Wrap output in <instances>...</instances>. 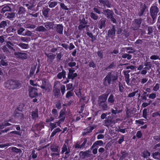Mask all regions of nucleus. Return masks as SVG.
<instances>
[{"label": "nucleus", "instance_id": "338daca9", "mask_svg": "<svg viewBox=\"0 0 160 160\" xmlns=\"http://www.w3.org/2000/svg\"><path fill=\"white\" fill-rule=\"evenodd\" d=\"M149 104L144 102V103H143L142 104V106L143 107H145L148 106L149 105Z\"/></svg>", "mask_w": 160, "mask_h": 160}, {"label": "nucleus", "instance_id": "09e8293b", "mask_svg": "<svg viewBox=\"0 0 160 160\" xmlns=\"http://www.w3.org/2000/svg\"><path fill=\"white\" fill-rule=\"evenodd\" d=\"M151 59L156 60L158 58V57L156 55L152 56L150 58Z\"/></svg>", "mask_w": 160, "mask_h": 160}, {"label": "nucleus", "instance_id": "72a5a7b5", "mask_svg": "<svg viewBox=\"0 0 160 160\" xmlns=\"http://www.w3.org/2000/svg\"><path fill=\"white\" fill-rule=\"evenodd\" d=\"M65 86L62 85L61 87V90L62 93L63 95L64 94L65 92Z\"/></svg>", "mask_w": 160, "mask_h": 160}, {"label": "nucleus", "instance_id": "69168bd1", "mask_svg": "<svg viewBox=\"0 0 160 160\" xmlns=\"http://www.w3.org/2000/svg\"><path fill=\"white\" fill-rule=\"evenodd\" d=\"M30 84L34 86H36L37 85V84L34 83L33 81L32 80H30Z\"/></svg>", "mask_w": 160, "mask_h": 160}, {"label": "nucleus", "instance_id": "dca6fc26", "mask_svg": "<svg viewBox=\"0 0 160 160\" xmlns=\"http://www.w3.org/2000/svg\"><path fill=\"white\" fill-rule=\"evenodd\" d=\"M150 155V153L147 151H144L142 154V156L144 158H146Z\"/></svg>", "mask_w": 160, "mask_h": 160}, {"label": "nucleus", "instance_id": "a211bd4d", "mask_svg": "<svg viewBox=\"0 0 160 160\" xmlns=\"http://www.w3.org/2000/svg\"><path fill=\"white\" fill-rule=\"evenodd\" d=\"M10 10V8L8 6H6L4 7L2 9V12H5L7 11H9Z\"/></svg>", "mask_w": 160, "mask_h": 160}, {"label": "nucleus", "instance_id": "0e129e2a", "mask_svg": "<svg viewBox=\"0 0 160 160\" xmlns=\"http://www.w3.org/2000/svg\"><path fill=\"white\" fill-rule=\"evenodd\" d=\"M94 11L95 12H97V13H98V14H100V12L98 10V8H94Z\"/></svg>", "mask_w": 160, "mask_h": 160}, {"label": "nucleus", "instance_id": "b1692460", "mask_svg": "<svg viewBox=\"0 0 160 160\" xmlns=\"http://www.w3.org/2000/svg\"><path fill=\"white\" fill-rule=\"evenodd\" d=\"M108 34L112 36H113L115 34V31L114 29L113 28L111 30H109Z\"/></svg>", "mask_w": 160, "mask_h": 160}, {"label": "nucleus", "instance_id": "603ef678", "mask_svg": "<svg viewBox=\"0 0 160 160\" xmlns=\"http://www.w3.org/2000/svg\"><path fill=\"white\" fill-rule=\"evenodd\" d=\"M68 65L70 67H73L76 65V63L74 62H71L69 63Z\"/></svg>", "mask_w": 160, "mask_h": 160}, {"label": "nucleus", "instance_id": "e2e57ef3", "mask_svg": "<svg viewBox=\"0 0 160 160\" xmlns=\"http://www.w3.org/2000/svg\"><path fill=\"white\" fill-rule=\"evenodd\" d=\"M104 151V148H100L98 150L99 152H101V153L103 152Z\"/></svg>", "mask_w": 160, "mask_h": 160}, {"label": "nucleus", "instance_id": "7c9ffc66", "mask_svg": "<svg viewBox=\"0 0 160 160\" xmlns=\"http://www.w3.org/2000/svg\"><path fill=\"white\" fill-rule=\"evenodd\" d=\"M108 101L111 103L113 102L114 101L113 96L112 95H110L108 99Z\"/></svg>", "mask_w": 160, "mask_h": 160}, {"label": "nucleus", "instance_id": "39448f33", "mask_svg": "<svg viewBox=\"0 0 160 160\" xmlns=\"http://www.w3.org/2000/svg\"><path fill=\"white\" fill-rule=\"evenodd\" d=\"M14 81L10 80L7 81L4 84V86L6 88L9 89H12L13 88Z\"/></svg>", "mask_w": 160, "mask_h": 160}, {"label": "nucleus", "instance_id": "4be33fe9", "mask_svg": "<svg viewBox=\"0 0 160 160\" xmlns=\"http://www.w3.org/2000/svg\"><path fill=\"white\" fill-rule=\"evenodd\" d=\"M49 9L48 8L45 9L42 11V14L45 17H47Z\"/></svg>", "mask_w": 160, "mask_h": 160}, {"label": "nucleus", "instance_id": "f257e3e1", "mask_svg": "<svg viewBox=\"0 0 160 160\" xmlns=\"http://www.w3.org/2000/svg\"><path fill=\"white\" fill-rule=\"evenodd\" d=\"M117 79V76L112 74H108L104 78V84L107 86L109 85L112 81H114Z\"/></svg>", "mask_w": 160, "mask_h": 160}, {"label": "nucleus", "instance_id": "bb28decb", "mask_svg": "<svg viewBox=\"0 0 160 160\" xmlns=\"http://www.w3.org/2000/svg\"><path fill=\"white\" fill-rule=\"evenodd\" d=\"M125 78L126 81V82L127 84H128L129 83V74H125Z\"/></svg>", "mask_w": 160, "mask_h": 160}, {"label": "nucleus", "instance_id": "680f3d73", "mask_svg": "<svg viewBox=\"0 0 160 160\" xmlns=\"http://www.w3.org/2000/svg\"><path fill=\"white\" fill-rule=\"evenodd\" d=\"M89 66L90 67H94L95 66V65L94 62H91L89 63Z\"/></svg>", "mask_w": 160, "mask_h": 160}, {"label": "nucleus", "instance_id": "ddd939ff", "mask_svg": "<svg viewBox=\"0 0 160 160\" xmlns=\"http://www.w3.org/2000/svg\"><path fill=\"white\" fill-rule=\"evenodd\" d=\"M63 27L61 25H58L57 26V31L59 33L62 34V33Z\"/></svg>", "mask_w": 160, "mask_h": 160}, {"label": "nucleus", "instance_id": "4d7b16f0", "mask_svg": "<svg viewBox=\"0 0 160 160\" xmlns=\"http://www.w3.org/2000/svg\"><path fill=\"white\" fill-rule=\"evenodd\" d=\"M103 138L104 136L102 134H100L97 136V138L98 139L102 138Z\"/></svg>", "mask_w": 160, "mask_h": 160}, {"label": "nucleus", "instance_id": "c85d7f7f", "mask_svg": "<svg viewBox=\"0 0 160 160\" xmlns=\"http://www.w3.org/2000/svg\"><path fill=\"white\" fill-rule=\"evenodd\" d=\"M47 57L51 59H53L54 58L55 56V55L52 54H51V53H50V54H47Z\"/></svg>", "mask_w": 160, "mask_h": 160}, {"label": "nucleus", "instance_id": "7ed1b4c3", "mask_svg": "<svg viewBox=\"0 0 160 160\" xmlns=\"http://www.w3.org/2000/svg\"><path fill=\"white\" fill-rule=\"evenodd\" d=\"M158 11V8L156 6L152 7L150 9L151 14L153 20L156 18V15Z\"/></svg>", "mask_w": 160, "mask_h": 160}, {"label": "nucleus", "instance_id": "a19ab883", "mask_svg": "<svg viewBox=\"0 0 160 160\" xmlns=\"http://www.w3.org/2000/svg\"><path fill=\"white\" fill-rule=\"evenodd\" d=\"M25 29L24 28H20L18 30V34H21L22 32L24 31Z\"/></svg>", "mask_w": 160, "mask_h": 160}, {"label": "nucleus", "instance_id": "8fccbe9b", "mask_svg": "<svg viewBox=\"0 0 160 160\" xmlns=\"http://www.w3.org/2000/svg\"><path fill=\"white\" fill-rule=\"evenodd\" d=\"M112 113L115 114L117 113H119V112H121V111L120 110H114L113 109H112Z\"/></svg>", "mask_w": 160, "mask_h": 160}, {"label": "nucleus", "instance_id": "9b49d317", "mask_svg": "<svg viewBox=\"0 0 160 160\" xmlns=\"http://www.w3.org/2000/svg\"><path fill=\"white\" fill-rule=\"evenodd\" d=\"M13 87L14 88L12 89L19 88L21 86V83L18 81H14Z\"/></svg>", "mask_w": 160, "mask_h": 160}, {"label": "nucleus", "instance_id": "e433bc0d", "mask_svg": "<svg viewBox=\"0 0 160 160\" xmlns=\"http://www.w3.org/2000/svg\"><path fill=\"white\" fill-rule=\"evenodd\" d=\"M72 95V93L71 91L68 92L66 94V97L67 98H68Z\"/></svg>", "mask_w": 160, "mask_h": 160}, {"label": "nucleus", "instance_id": "f8f14e48", "mask_svg": "<svg viewBox=\"0 0 160 160\" xmlns=\"http://www.w3.org/2000/svg\"><path fill=\"white\" fill-rule=\"evenodd\" d=\"M66 73L65 71H63L59 72L57 75V77L59 79H61L62 78H65L66 77Z\"/></svg>", "mask_w": 160, "mask_h": 160}, {"label": "nucleus", "instance_id": "1a4fd4ad", "mask_svg": "<svg viewBox=\"0 0 160 160\" xmlns=\"http://www.w3.org/2000/svg\"><path fill=\"white\" fill-rule=\"evenodd\" d=\"M65 116L64 113L63 112H60L59 116L60 120L58 122V125H59L61 123H62L64 122L65 119Z\"/></svg>", "mask_w": 160, "mask_h": 160}, {"label": "nucleus", "instance_id": "0eeeda50", "mask_svg": "<svg viewBox=\"0 0 160 160\" xmlns=\"http://www.w3.org/2000/svg\"><path fill=\"white\" fill-rule=\"evenodd\" d=\"M15 55L16 57L22 59H25L27 57V54L24 53L16 52L15 53Z\"/></svg>", "mask_w": 160, "mask_h": 160}, {"label": "nucleus", "instance_id": "5fc2aeb1", "mask_svg": "<svg viewBox=\"0 0 160 160\" xmlns=\"http://www.w3.org/2000/svg\"><path fill=\"white\" fill-rule=\"evenodd\" d=\"M1 63L2 65L3 66H6L8 65L7 63L3 60H2L1 61Z\"/></svg>", "mask_w": 160, "mask_h": 160}, {"label": "nucleus", "instance_id": "2f4dec72", "mask_svg": "<svg viewBox=\"0 0 160 160\" xmlns=\"http://www.w3.org/2000/svg\"><path fill=\"white\" fill-rule=\"evenodd\" d=\"M91 17L92 18L95 20H96L98 19V17L94 13L92 12L91 14Z\"/></svg>", "mask_w": 160, "mask_h": 160}, {"label": "nucleus", "instance_id": "4468645a", "mask_svg": "<svg viewBox=\"0 0 160 160\" xmlns=\"http://www.w3.org/2000/svg\"><path fill=\"white\" fill-rule=\"evenodd\" d=\"M32 118L34 119H36L38 117V111L37 110L33 111L32 114Z\"/></svg>", "mask_w": 160, "mask_h": 160}, {"label": "nucleus", "instance_id": "c9c22d12", "mask_svg": "<svg viewBox=\"0 0 160 160\" xmlns=\"http://www.w3.org/2000/svg\"><path fill=\"white\" fill-rule=\"evenodd\" d=\"M142 133L140 131H138L137 132V133L136 134V136L138 138H140L142 137Z\"/></svg>", "mask_w": 160, "mask_h": 160}, {"label": "nucleus", "instance_id": "79ce46f5", "mask_svg": "<svg viewBox=\"0 0 160 160\" xmlns=\"http://www.w3.org/2000/svg\"><path fill=\"white\" fill-rule=\"evenodd\" d=\"M54 92L55 95V96L58 95L60 94V91H59V89H58V90L54 89Z\"/></svg>", "mask_w": 160, "mask_h": 160}, {"label": "nucleus", "instance_id": "2eb2a0df", "mask_svg": "<svg viewBox=\"0 0 160 160\" xmlns=\"http://www.w3.org/2000/svg\"><path fill=\"white\" fill-rule=\"evenodd\" d=\"M103 144V142L101 140H99L96 141L92 145V148H94L96 145L101 146Z\"/></svg>", "mask_w": 160, "mask_h": 160}, {"label": "nucleus", "instance_id": "bf43d9fd", "mask_svg": "<svg viewBox=\"0 0 160 160\" xmlns=\"http://www.w3.org/2000/svg\"><path fill=\"white\" fill-rule=\"evenodd\" d=\"M80 155L81 156L83 157L84 156L85 157L87 155V153L86 152H81L80 153Z\"/></svg>", "mask_w": 160, "mask_h": 160}, {"label": "nucleus", "instance_id": "ea45409f", "mask_svg": "<svg viewBox=\"0 0 160 160\" xmlns=\"http://www.w3.org/2000/svg\"><path fill=\"white\" fill-rule=\"evenodd\" d=\"M52 114L54 115V117H56L57 116V111L55 109H53L52 110Z\"/></svg>", "mask_w": 160, "mask_h": 160}, {"label": "nucleus", "instance_id": "6ab92c4d", "mask_svg": "<svg viewBox=\"0 0 160 160\" xmlns=\"http://www.w3.org/2000/svg\"><path fill=\"white\" fill-rule=\"evenodd\" d=\"M45 27L48 29L52 28L53 27V24L52 22L47 23L45 25Z\"/></svg>", "mask_w": 160, "mask_h": 160}, {"label": "nucleus", "instance_id": "412c9836", "mask_svg": "<svg viewBox=\"0 0 160 160\" xmlns=\"http://www.w3.org/2000/svg\"><path fill=\"white\" fill-rule=\"evenodd\" d=\"M18 46L23 49H27L28 48V45L25 43H20L18 44Z\"/></svg>", "mask_w": 160, "mask_h": 160}, {"label": "nucleus", "instance_id": "c756f323", "mask_svg": "<svg viewBox=\"0 0 160 160\" xmlns=\"http://www.w3.org/2000/svg\"><path fill=\"white\" fill-rule=\"evenodd\" d=\"M57 4V3L56 2H52L49 4V6L50 8H52L56 6Z\"/></svg>", "mask_w": 160, "mask_h": 160}, {"label": "nucleus", "instance_id": "423d86ee", "mask_svg": "<svg viewBox=\"0 0 160 160\" xmlns=\"http://www.w3.org/2000/svg\"><path fill=\"white\" fill-rule=\"evenodd\" d=\"M42 83V85L41 86V88L44 89L45 91H49L51 88V85L48 84L45 80L43 81Z\"/></svg>", "mask_w": 160, "mask_h": 160}, {"label": "nucleus", "instance_id": "864d4df0", "mask_svg": "<svg viewBox=\"0 0 160 160\" xmlns=\"http://www.w3.org/2000/svg\"><path fill=\"white\" fill-rule=\"evenodd\" d=\"M102 98H103L102 101H105L106 100L107 97L105 96H102L100 97L99 100Z\"/></svg>", "mask_w": 160, "mask_h": 160}, {"label": "nucleus", "instance_id": "f03ea898", "mask_svg": "<svg viewBox=\"0 0 160 160\" xmlns=\"http://www.w3.org/2000/svg\"><path fill=\"white\" fill-rule=\"evenodd\" d=\"M29 95L31 98L36 97L38 96L37 90L33 87H30L29 89Z\"/></svg>", "mask_w": 160, "mask_h": 160}, {"label": "nucleus", "instance_id": "6e6d98bb", "mask_svg": "<svg viewBox=\"0 0 160 160\" xmlns=\"http://www.w3.org/2000/svg\"><path fill=\"white\" fill-rule=\"evenodd\" d=\"M135 68V67H134L133 66H131L127 67H126V69H131L133 70V69H134Z\"/></svg>", "mask_w": 160, "mask_h": 160}, {"label": "nucleus", "instance_id": "58836bf2", "mask_svg": "<svg viewBox=\"0 0 160 160\" xmlns=\"http://www.w3.org/2000/svg\"><path fill=\"white\" fill-rule=\"evenodd\" d=\"M156 95L155 93H151L150 94L149 96V98L151 99H154L155 98Z\"/></svg>", "mask_w": 160, "mask_h": 160}, {"label": "nucleus", "instance_id": "393cba45", "mask_svg": "<svg viewBox=\"0 0 160 160\" xmlns=\"http://www.w3.org/2000/svg\"><path fill=\"white\" fill-rule=\"evenodd\" d=\"M45 30V28L42 26H39L36 28V30L38 31H43Z\"/></svg>", "mask_w": 160, "mask_h": 160}, {"label": "nucleus", "instance_id": "13d9d810", "mask_svg": "<svg viewBox=\"0 0 160 160\" xmlns=\"http://www.w3.org/2000/svg\"><path fill=\"white\" fill-rule=\"evenodd\" d=\"M75 48L74 46L72 44L70 43V46L69 47V49L70 50L72 49Z\"/></svg>", "mask_w": 160, "mask_h": 160}, {"label": "nucleus", "instance_id": "5701e85b", "mask_svg": "<svg viewBox=\"0 0 160 160\" xmlns=\"http://www.w3.org/2000/svg\"><path fill=\"white\" fill-rule=\"evenodd\" d=\"M82 21L83 22H82V24H81V25H79L78 26V28L80 29H81L83 28H85V25L86 24V22L85 21V19H83L82 20Z\"/></svg>", "mask_w": 160, "mask_h": 160}, {"label": "nucleus", "instance_id": "49530a36", "mask_svg": "<svg viewBox=\"0 0 160 160\" xmlns=\"http://www.w3.org/2000/svg\"><path fill=\"white\" fill-rule=\"evenodd\" d=\"M136 122L137 123L139 124H140L142 125L144 124V122L142 120H136Z\"/></svg>", "mask_w": 160, "mask_h": 160}, {"label": "nucleus", "instance_id": "a878e982", "mask_svg": "<svg viewBox=\"0 0 160 160\" xmlns=\"http://www.w3.org/2000/svg\"><path fill=\"white\" fill-rule=\"evenodd\" d=\"M11 124L10 123L5 122L4 123H2V125L0 126V129L3 128L4 126H9Z\"/></svg>", "mask_w": 160, "mask_h": 160}, {"label": "nucleus", "instance_id": "6e6552de", "mask_svg": "<svg viewBox=\"0 0 160 160\" xmlns=\"http://www.w3.org/2000/svg\"><path fill=\"white\" fill-rule=\"evenodd\" d=\"M69 152V150H68L67 149L66 145H64L62 148V153H63L65 152V158H67L68 157V153Z\"/></svg>", "mask_w": 160, "mask_h": 160}, {"label": "nucleus", "instance_id": "473e14b6", "mask_svg": "<svg viewBox=\"0 0 160 160\" xmlns=\"http://www.w3.org/2000/svg\"><path fill=\"white\" fill-rule=\"evenodd\" d=\"M6 25V23L5 21H2L0 23V28H3Z\"/></svg>", "mask_w": 160, "mask_h": 160}, {"label": "nucleus", "instance_id": "f704fd0d", "mask_svg": "<svg viewBox=\"0 0 160 160\" xmlns=\"http://www.w3.org/2000/svg\"><path fill=\"white\" fill-rule=\"evenodd\" d=\"M143 116V117L145 118H146V116L147 114V110L146 109H143L142 112Z\"/></svg>", "mask_w": 160, "mask_h": 160}, {"label": "nucleus", "instance_id": "774afa93", "mask_svg": "<svg viewBox=\"0 0 160 160\" xmlns=\"http://www.w3.org/2000/svg\"><path fill=\"white\" fill-rule=\"evenodd\" d=\"M147 81L146 78H143L142 79L141 82L142 83H144L146 82Z\"/></svg>", "mask_w": 160, "mask_h": 160}, {"label": "nucleus", "instance_id": "de8ad7c7", "mask_svg": "<svg viewBox=\"0 0 160 160\" xmlns=\"http://www.w3.org/2000/svg\"><path fill=\"white\" fill-rule=\"evenodd\" d=\"M60 6L63 9L65 10H68V9L66 7V6H65V5L63 3H61L60 4Z\"/></svg>", "mask_w": 160, "mask_h": 160}, {"label": "nucleus", "instance_id": "9d476101", "mask_svg": "<svg viewBox=\"0 0 160 160\" xmlns=\"http://www.w3.org/2000/svg\"><path fill=\"white\" fill-rule=\"evenodd\" d=\"M105 14L108 18H111L112 17V12L110 10L107 9L104 11Z\"/></svg>", "mask_w": 160, "mask_h": 160}, {"label": "nucleus", "instance_id": "c03bdc74", "mask_svg": "<svg viewBox=\"0 0 160 160\" xmlns=\"http://www.w3.org/2000/svg\"><path fill=\"white\" fill-rule=\"evenodd\" d=\"M67 90L71 89L72 88V84H68L67 85Z\"/></svg>", "mask_w": 160, "mask_h": 160}, {"label": "nucleus", "instance_id": "4c0bfd02", "mask_svg": "<svg viewBox=\"0 0 160 160\" xmlns=\"http://www.w3.org/2000/svg\"><path fill=\"white\" fill-rule=\"evenodd\" d=\"M11 133H14L18 134L20 136H21L22 133L21 132L13 131L11 132Z\"/></svg>", "mask_w": 160, "mask_h": 160}, {"label": "nucleus", "instance_id": "f3484780", "mask_svg": "<svg viewBox=\"0 0 160 160\" xmlns=\"http://www.w3.org/2000/svg\"><path fill=\"white\" fill-rule=\"evenodd\" d=\"M153 156L154 158L160 160V153L155 152L153 154Z\"/></svg>", "mask_w": 160, "mask_h": 160}, {"label": "nucleus", "instance_id": "a18cd8bd", "mask_svg": "<svg viewBox=\"0 0 160 160\" xmlns=\"http://www.w3.org/2000/svg\"><path fill=\"white\" fill-rule=\"evenodd\" d=\"M32 157L33 158H35L37 157V155L35 153V152L33 151L32 153Z\"/></svg>", "mask_w": 160, "mask_h": 160}, {"label": "nucleus", "instance_id": "3c124183", "mask_svg": "<svg viewBox=\"0 0 160 160\" xmlns=\"http://www.w3.org/2000/svg\"><path fill=\"white\" fill-rule=\"evenodd\" d=\"M137 92H135L129 93L128 95V97H132L135 95Z\"/></svg>", "mask_w": 160, "mask_h": 160}, {"label": "nucleus", "instance_id": "aec40b11", "mask_svg": "<svg viewBox=\"0 0 160 160\" xmlns=\"http://www.w3.org/2000/svg\"><path fill=\"white\" fill-rule=\"evenodd\" d=\"M96 128V126L95 125H93L92 126L88 127L87 129V130H88L87 132L89 133L91 132L95 128Z\"/></svg>", "mask_w": 160, "mask_h": 160}, {"label": "nucleus", "instance_id": "37998d69", "mask_svg": "<svg viewBox=\"0 0 160 160\" xmlns=\"http://www.w3.org/2000/svg\"><path fill=\"white\" fill-rule=\"evenodd\" d=\"M159 88V85L158 84H156L153 88V90L155 91H157Z\"/></svg>", "mask_w": 160, "mask_h": 160}, {"label": "nucleus", "instance_id": "cd10ccee", "mask_svg": "<svg viewBox=\"0 0 160 160\" xmlns=\"http://www.w3.org/2000/svg\"><path fill=\"white\" fill-rule=\"evenodd\" d=\"M15 14L13 13L9 12L8 13L7 17L9 18H12L15 16Z\"/></svg>", "mask_w": 160, "mask_h": 160}, {"label": "nucleus", "instance_id": "20e7f679", "mask_svg": "<svg viewBox=\"0 0 160 160\" xmlns=\"http://www.w3.org/2000/svg\"><path fill=\"white\" fill-rule=\"evenodd\" d=\"M75 70L72 69H69V72L68 75V79H73L74 78L76 77L77 76V74L76 73H73Z\"/></svg>", "mask_w": 160, "mask_h": 160}, {"label": "nucleus", "instance_id": "052dcab7", "mask_svg": "<svg viewBox=\"0 0 160 160\" xmlns=\"http://www.w3.org/2000/svg\"><path fill=\"white\" fill-rule=\"evenodd\" d=\"M24 11V8L22 7H20V8L19 11L18 12L19 13H20V14H21V13L22 12H23V11Z\"/></svg>", "mask_w": 160, "mask_h": 160}]
</instances>
